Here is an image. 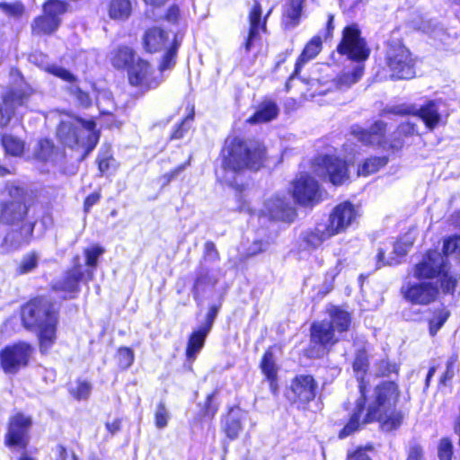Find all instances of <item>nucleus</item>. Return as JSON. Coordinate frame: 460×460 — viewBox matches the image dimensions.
Wrapping results in <instances>:
<instances>
[{
    "label": "nucleus",
    "instance_id": "18",
    "mask_svg": "<svg viewBox=\"0 0 460 460\" xmlns=\"http://www.w3.org/2000/svg\"><path fill=\"white\" fill-rule=\"evenodd\" d=\"M359 212L350 200H344L333 207L328 214L326 226L333 236L345 234L356 223Z\"/></svg>",
    "mask_w": 460,
    "mask_h": 460
},
{
    "label": "nucleus",
    "instance_id": "3",
    "mask_svg": "<svg viewBox=\"0 0 460 460\" xmlns=\"http://www.w3.org/2000/svg\"><path fill=\"white\" fill-rule=\"evenodd\" d=\"M220 167L225 175L234 180L246 172H258L269 161L268 147L257 138H246L238 135H228L218 154Z\"/></svg>",
    "mask_w": 460,
    "mask_h": 460
},
{
    "label": "nucleus",
    "instance_id": "36",
    "mask_svg": "<svg viewBox=\"0 0 460 460\" xmlns=\"http://www.w3.org/2000/svg\"><path fill=\"white\" fill-rule=\"evenodd\" d=\"M327 313L331 318V321L327 323L332 325L334 332L343 333L349 331L352 323V316L349 312L339 305H330Z\"/></svg>",
    "mask_w": 460,
    "mask_h": 460
},
{
    "label": "nucleus",
    "instance_id": "38",
    "mask_svg": "<svg viewBox=\"0 0 460 460\" xmlns=\"http://www.w3.org/2000/svg\"><path fill=\"white\" fill-rule=\"evenodd\" d=\"M108 15L114 21H126L132 13L130 0H110L107 4Z\"/></svg>",
    "mask_w": 460,
    "mask_h": 460
},
{
    "label": "nucleus",
    "instance_id": "57",
    "mask_svg": "<svg viewBox=\"0 0 460 460\" xmlns=\"http://www.w3.org/2000/svg\"><path fill=\"white\" fill-rule=\"evenodd\" d=\"M453 444L449 438H442L438 444L439 460H452Z\"/></svg>",
    "mask_w": 460,
    "mask_h": 460
},
{
    "label": "nucleus",
    "instance_id": "43",
    "mask_svg": "<svg viewBox=\"0 0 460 460\" xmlns=\"http://www.w3.org/2000/svg\"><path fill=\"white\" fill-rule=\"evenodd\" d=\"M262 15V8L260 0H256L253 2V4L249 11L248 13V22H249V29L256 31H263L265 32L267 30L266 27V18H261Z\"/></svg>",
    "mask_w": 460,
    "mask_h": 460
},
{
    "label": "nucleus",
    "instance_id": "54",
    "mask_svg": "<svg viewBox=\"0 0 460 460\" xmlns=\"http://www.w3.org/2000/svg\"><path fill=\"white\" fill-rule=\"evenodd\" d=\"M375 447L372 443H367L365 446H358L354 450L347 455L346 460H373L367 452H372Z\"/></svg>",
    "mask_w": 460,
    "mask_h": 460
},
{
    "label": "nucleus",
    "instance_id": "35",
    "mask_svg": "<svg viewBox=\"0 0 460 460\" xmlns=\"http://www.w3.org/2000/svg\"><path fill=\"white\" fill-rule=\"evenodd\" d=\"M0 146L4 154L12 157H22L27 149L26 142L12 133L0 134Z\"/></svg>",
    "mask_w": 460,
    "mask_h": 460
},
{
    "label": "nucleus",
    "instance_id": "33",
    "mask_svg": "<svg viewBox=\"0 0 460 460\" xmlns=\"http://www.w3.org/2000/svg\"><path fill=\"white\" fill-rule=\"evenodd\" d=\"M223 432L226 438L233 441L235 440L243 429L241 409L234 405L228 408L224 416Z\"/></svg>",
    "mask_w": 460,
    "mask_h": 460
},
{
    "label": "nucleus",
    "instance_id": "45",
    "mask_svg": "<svg viewBox=\"0 0 460 460\" xmlns=\"http://www.w3.org/2000/svg\"><path fill=\"white\" fill-rule=\"evenodd\" d=\"M104 252V248L99 244H93L84 248L83 251V254L85 259V270H91L93 271V274L94 275V270L98 266L99 257L102 256Z\"/></svg>",
    "mask_w": 460,
    "mask_h": 460
},
{
    "label": "nucleus",
    "instance_id": "16",
    "mask_svg": "<svg viewBox=\"0 0 460 460\" xmlns=\"http://www.w3.org/2000/svg\"><path fill=\"white\" fill-rule=\"evenodd\" d=\"M339 341L331 323H328L326 321L312 323L310 326L311 346L308 357L311 358H320L324 355H328Z\"/></svg>",
    "mask_w": 460,
    "mask_h": 460
},
{
    "label": "nucleus",
    "instance_id": "12",
    "mask_svg": "<svg viewBox=\"0 0 460 460\" xmlns=\"http://www.w3.org/2000/svg\"><path fill=\"white\" fill-rule=\"evenodd\" d=\"M319 384L312 374L294 376L286 389L285 396L289 404L299 411H307L318 394Z\"/></svg>",
    "mask_w": 460,
    "mask_h": 460
},
{
    "label": "nucleus",
    "instance_id": "48",
    "mask_svg": "<svg viewBox=\"0 0 460 460\" xmlns=\"http://www.w3.org/2000/svg\"><path fill=\"white\" fill-rule=\"evenodd\" d=\"M114 162L115 158L111 147L102 150L96 158L99 175L101 177L106 175Z\"/></svg>",
    "mask_w": 460,
    "mask_h": 460
},
{
    "label": "nucleus",
    "instance_id": "58",
    "mask_svg": "<svg viewBox=\"0 0 460 460\" xmlns=\"http://www.w3.org/2000/svg\"><path fill=\"white\" fill-rule=\"evenodd\" d=\"M49 71L51 75L65 82L73 84L77 81L76 76L65 67L54 66L50 67Z\"/></svg>",
    "mask_w": 460,
    "mask_h": 460
},
{
    "label": "nucleus",
    "instance_id": "4",
    "mask_svg": "<svg viewBox=\"0 0 460 460\" xmlns=\"http://www.w3.org/2000/svg\"><path fill=\"white\" fill-rule=\"evenodd\" d=\"M59 314V305L47 295L32 296L20 306L22 326L37 333L42 354L49 352L57 341Z\"/></svg>",
    "mask_w": 460,
    "mask_h": 460
},
{
    "label": "nucleus",
    "instance_id": "47",
    "mask_svg": "<svg viewBox=\"0 0 460 460\" xmlns=\"http://www.w3.org/2000/svg\"><path fill=\"white\" fill-rule=\"evenodd\" d=\"M66 92L75 99L80 107L88 109L93 105V100L90 93L87 91L83 90L80 86L72 84L67 87Z\"/></svg>",
    "mask_w": 460,
    "mask_h": 460
},
{
    "label": "nucleus",
    "instance_id": "21",
    "mask_svg": "<svg viewBox=\"0 0 460 460\" xmlns=\"http://www.w3.org/2000/svg\"><path fill=\"white\" fill-rule=\"evenodd\" d=\"M292 196L302 207H314L322 199L320 185L309 173H304L292 181Z\"/></svg>",
    "mask_w": 460,
    "mask_h": 460
},
{
    "label": "nucleus",
    "instance_id": "19",
    "mask_svg": "<svg viewBox=\"0 0 460 460\" xmlns=\"http://www.w3.org/2000/svg\"><path fill=\"white\" fill-rule=\"evenodd\" d=\"M31 91L22 88H10L0 98V128H7L20 107H26Z\"/></svg>",
    "mask_w": 460,
    "mask_h": 460
},
{
    "label": "nucleus",
    "instance_id": "60",
    "mask_svg": "<svg viewBox=\"0 0 460 460\" xmlns=\"http://www.w3.org/2000/svg\"><path fill=\"white\" fill-rule=\"evenodd\" d=\"M102 199V191L101 190H97L90 194H88L83 202V211L85 214H88L93 206L96 205Z\"/></svg>",
    "mask_w": 460,
    "mask_h": 460
},
{
    "label": "nucleus",
    "instance_id": "56",
    "mask_svg": "<svg viewBox=\"0 0 460 460\" xmlns=\"http://www.w3.org/2000/svg\"><path fill=\"white\" fill-rule=\"evenodd\" d=\"M252 245L254 246V248L243 254L242 257L240 258L241 261H245L250 258L255 257L266 252L268 242L262 239H256L252 242Z\"/></svg>",
    "mask_w": 460,
    "mask_h": 460
},
{
    "label": "nucleus",
    "instance_id": "31",
    "mask_svg": "<svg viewBox=\"0 0 460 460\" xmlns=\"http://www.w3.org/2000/svg\"><path fill=\"white\" fill-rule=\"evenodd\" d=\"M305 0H287L282 5L281 26L284 30L296 27L301 20Z\"/></svg>",
    "mask_w": 460,
    "mask_h": 460
},
{
    "label": "nucleus",
    "instance_id": "62",
    "mask_svg": "<svg viewBox=\"0 0 460 460\" xmlns=\"http://www.w3.org/2000/svg\"><path fill=\"white\" fill-rule=\"evenodd\" d=\"M406 460H425L424 451L420 445H411L407 451Z\"/></svg>",
    "mask_w": 460,
    "mask_h": 460
},
{
    "label": "nucleus",
    "instance_id": "39",
    "mask_svg": "<svg viewBox=\"0 0 460 460\" xmlns=\"http://www.w3.org/2000/svg\"><path fill=\"white\" fill-rule=\"evenodd\" d=\"M188 113L184 116L178 123L174 125L170 135L169 140H180L182 139L189 132L192 122L195 119V107L194 104H188Z\"/></svg>",
    "mask_w": 460,
    "mask_h": 460
},
{
    "label": "nucleus",
    "instance_id": "37",
    "mask_svg": "<svg viewBox=\"0 0 460 460\" xmlns=\"http://www.w3.org/2000/svg\"><path fill=\"white\" fill-rule=\"evenodd\" d=\"M389 155H371L358 163L357 175L358 177H368L378 172L389 163Z\"/></svg>",
    "mask_w": 460,
    "mask_h": 460
},
{
    "label": "nucleus",
    "instance_id": "41",
    "mask_svg": "<svg viewBox=\"0 0 460 460\" xmlns=\"http://www.w3.org/2000/svg\"><path fill=\"white\" fill-rule=\"evenodd\" d=\"M431 317L427 320L429 333L435 337L438 331L449 319L451 313L447 307L434 308L430 310Z\"/></svg>",
    "mask_w": 460,
    "mask_h": 460
},
{
    "label": "nucleus",
    "instance_id": "8",
    "mask_svg": "<svg viewBox=\"0 0 460 460\" xmlns=\"http://www.w3.org/2000/svg\"><path fill=\"white\" fill-rule=\"evenodd\" d=\"M141 44L144 52L149 55L164 51L157 66L161 73L176 65L181 42L175 38L170 41L169 32L164 28L155 25L146 28L143 32Z\"/></svg>",
    "mask_w": 460,
    "mask_h": 460
},
{
    "label": "nucleus",
    "instance_id": "1",
    "mask_svg": "<svg viewBox=\"0 0 460 460\" xmlns=\"http://www.w3.org/2000/svg\"><path fill=\"white\" fill-rule=\"evenodd\" d=\"M370 367L369 356L365 348L356 350L352 369L358 383L359 397L345 425L339 430L338 438L344 439L359 431L364 426L377 422L385 431H394L403 423L404 413L397 408L402 392L394 380H383L373 389L372 401L367 406V386L365 379Z\"/></svg>",
    "mask_w": 460,
    "mask_h": 460
},
{
    "label": "nucleus",
    "instance_id": "44",
    "mask_svg": "<svg viewBox=\"0 0 460 460\" xmlns=\"http://www.w3.org/2000/svg\"><path fill=\"white\" fill-rule=\"evenodd\" d=\"M216 393H210L205 398L204 403L197 414L196 420L199 422L212 420L218 411V406L214 402Z\"/></svg>",
    "mask_w": 460,
    "mask_h": 460
},
{
    "label": "nucleus",
    "instance_id": "52",
    "mask_svg": "<svg viewBox=\"0 0 460 460\" xmlns=\"http://www.w3.org/2000/svg\"><path fill=\"white\" fill-rule=\"evenodd\" d=\"M155 425L157 429H164L168 425L170 414L164 402H159L155 411Z\"/></svg>",
    "mask_w": 460,
    "mask_h": 460
},
{
    "label": "nucleus",
    "instance_id": "15",
    "mask_svg": "<svg viewBox=\"0 0 460 460\" xmlns=\"http://www.w3.org/2000/svg\"><path fill=\"white\" fill-rule=\"evenodd\" d=\"M416 282H407L401 287L402 297L410 305L427 306L435 303L440 294V284L432 279H417Z\"/></svg>",
    "mask_w": 460,
    "mask_h": 460
},
{
    "label": "nucleus",
    "instance_id": "27",
    "mask_svg": "<svg viewBox=\"0 0 460 460\" xmlns=\"http://www.w3.org/2000/svg\"><path fill=\"white\" fill-rule=\"evenodd\" d=\"M56 138L65 148L78 147L81 143L80 128L72 121L61 120L56 128Z\"/></svg>",
    "mask_w": 460,
    "mask_h": 460
},
{
    "label": "nucleus",
    "instance_id": "34",
    "mask_svg": "<svg viewBox=\"0 0 460 460\" xmlns=\"http://www.w3.org/2000/svg\"><path fill=\"white\" fill-rule=\"evenodd\" d=\"M71 118L74 121L79 124L85 130L89 131L90 134L87 136L86 144L84 146V152L82 156V159L85 158L98 145L101 132L99 129H96V122L94 119H85L77 115H72Z\"/></svg>",
    "mask_w": 460,
    "mask_h": 460
},
{
    "label": "nucleus",
    "instance_id": "14",
    "mask_svg": "<svg viewBox=\"0 0 460 460\" xmlns=\"http://www.w3.org/2000/svg\"><path fill=\"white\" fill-rule=\"evenodd\" d=\"M315 171L333 186H341L349 181V163L336 155L325 154L314 158Z\"/></svg>",
    "mask_w": 460,
    "mask_h": 460
},
{
    "label": "nucleus",
    "instance_id": "64",
    "mask_svg": "<svg viewBox=\"0 0 460 460\" xmlns=\"http://www.w3.org/2000/svg\"><path fill=\"white\" fill-rule=\"evenodd\" d=\"M260 40V31L248 30L247 37L243 42V48L246 52H250L253 47V41Z\"/></svg>",
    "mask_w": 460,
    "mask_h": 460
},
{
    "label": "nucleus",
    "instance_id": "11",
    "mask_svg": "<svg viewBox=\"0 0 460 460\" xmlns=\"http://www.w3.org/2000/svg\"><path fill=\"white\" fill-rule=\"evenodd\" d=\"M71 267L67 268L61 279L50 285V290L64 294V299H75L81 292V284H88L93 279L91 270H84L79 254H75L71 260Z\"/></svg>",
    "mask_w": 460,
    "mask_h": 460
},
{
    "label": "nucleus",
    "instance_id": "26",
    "mask_svg": "<svg viewBox=\"0 0 460 460\" xmlns=\"http://www.w3.org/2000/svg\"><path fill=\"white\" fill-rule=\"evenodd\" d=\"M279 108L271 98L264 97L256 106L255 111L246 119L245 123L258 125L270 122L278 118Z\"/></svg>",
    "mask_w": 460,
    "mask_h": 460
},
{
    "label": "nucleus",
    "instance_id": "51",
    "mask_svg": "<svg viewBox=\"0 0 460 460\" xmlns=\"http://www.w3.org/2000/svg\"><path fill=\"white\" fill-rule=\"evenodd\" d=\"M0 9L6 16L15 19L21 18L25 13L24 4L21 1L0 2Z\"/></svg>",
    "mask_w": 460,
    "mask_h": 460
},
{
    "label": "nucleus",
    "instance_id": "9",
    "mask_svg": "<svg viewBox=\"0 0 460 460\" xmlns=\"http://www.w3.org/2000/svg\"><path fill=\"white\" fill-rule=\"evenodd\" d=\"M384 64L392 80H410L416 75V58L402 40L385 43Z\"/></svg>",
    "mask_w": 460,
    "mask_h": 460
},
{
    "label": "nucleus",
    "instance_id": "28",
    "mask_svg": "<svg viewBox=\"0 0 460 460\" xmlns=\"http://www.w3.org/2000/svg\"><path fill=\"white\" fill-rule=\"evenodd\" d=\"M323 49V42L320 36H314L304 47L302 52L297 57L295 67L291 75L288 76V81H291L298 77L304 66L317 57Z\"/></svg>",
    "mask_w": 460,
    "mask_h": 460
},
{
    "label": "nucleus",
    "instance_id": "6",
    "mask_svg": "<svg viewBox=\"0 0 460 460\" xmlns=\"http://www.w3.org/2000/svg\"><path fill=\"white\" fill-rule=\"evenodd\" d=\"M353 135L367 146H376L394 155L410 146L409 140L418 135V128L413 122L403 121L387 136V123L376 120L367 128L355 130Z\"/></svg>",
    "mask_w": 460,
    "mask_h": 460
},
{
    "label": "nucleus",
    "instance_id": "29",
    "mask_svg": "<svg viewBox=\"0 0 460 460\" xmlns=\"http://www.w3.org/2000/svg\"><path fill=\"white\" fill-rule=\"evenodd\" d=\"M333 237L325 224L318 223L314 227L307 228L301 234V241L306 249L316 250L323 243Z\"/></svg>",
    "mask_w": 460,
    "mask_h": 460
},
{
    "label": "nucleus",
    "instance_id": "20",
    "mask_svg": "<svg viewBox=\"0 0 460 460\" xmlns=\"http://www.w3.org/2000/svg\"><path fill=\"white\" fill-rule=\"evenodd\" d=\"M128 84L142 92L155 89L161 84V79L155 75L152 64L142 57H137L136 62L127 70Z\"/></svg>",
    "mask_w": 460,
    "mask_h": 460
},
{
    "label": "nucleus",
    "instance_id": "55",
    "mask_svg": "<svg viewBox=\"0 0 460 460\" xmlns=\"http://www.w3.org/2000/svg\"><path fill=\"white\" fill-rule=\"evenodd\" d=\"M191 157L190 156L185 162L178 164L176 167L161 176L162 187L169 185L176 177L181 173L190 164Z\"/></svg>",
    "mask_w": 460,
    "mask_h": 460
},
{
    "label": "nucleus",
    "instance_id": "25",
    "mask_svg": "<svg viewBox=\"0 0 460 460\" xmlns=\"http://www.w3.org/2000/svg\"><path fill=\"white\" fill-rule=\"evenodd\" d=\"M210 332L199 326L193 330L188 336L185 347V363L183 369L186 372L193 373V364L198 358V354L202 350L205 346L207 337Z\"/></svg>",
    "mask_w": 460,
    "mask_h": 460
},
{
    "label": "nucleus",
    "instance_id": "30",
    "mask_svg": "<svg viewBox=\"0 0 460 460\" xmlns=\"http://www.w3.org/2000/svg\"><path fill=\"white\" fill-rule=\"evenodd\" d=\"M136 50L126 44H119L111 51V65L118 71H127L137 59Z\"/></svg>",
    "mask_w": 460,
    "mask_h": 460
},
{
    "label": "nucleus",
    "instance_id": "7",
    "mask_svg": "<svg viewBox=\"0 0 460 460\" xmlns=\"http://www.w3.org/2000/svg\"><path fill=\"white\" fill-rule=\"evenodd\" d=\"M336 51L340 56L356 64L350 71L341 75V81L346 84L359 81L365 73V63L370 58L371 48L357 23L352 22L342 29Z\"/></svg>",
    "mask_w": 460,
    "mask_h": 460
},
{
    "label": "nucleus",
    "instance_id": "23",
    "mask_svg": "<svg viewBox=\"0 0 460 460\" xmlns=\"http://www.w3.org/2000/svg\"><path fill=\"white\" fill-rule=\"evenodd\" d=\"M394 115L414 116L420 119L427 128L434 129L440 121V114L437 106V102L433 100L425 102L420 109L415 106L410 105L406 107H400L392 111Z\"/></svg>",
    "mask_w": 460,
    "mask_h": 460
},
{
    "label": "nucleus",
    "instance_id": "59",
    "mask_svg": "<svg viewBox=\"0 0 460 460\" xmlns=\"http://www.w3.org/2000/svg\"><path fill=\"white\" fill-rule=\"evenodd\" d=\"M219 309H220V305H211L208 309V312L205 315L204 322L200 325V327L210 332L213 327L214 322L217 318V315L219 312Z\"/></svg>",
    "mask_w": 460,
    "mask_h": 460
},
{
    "label": "nucleus",
    "instance_id": "10",
    "mask_svg": "<svg viewBox=\"0 0 460 460\" xmlns=\"http://www.w3.org/2000/svg\"><path fill=\"white\" fill-rule=\"evenodd\" d=\"M32 426V417L21 411L9 416L7 420L4 445L12 451L21 452L18 460H36L27 452Z\"/></svg>",
    "mask_w": 460,
    "mask_h": 460
},
{
    "label": "nucleus",
    "instance_id": "50",
    "mask_svg": "<svg viewBox=\"0 0 460 460\" xmlns=\"http://www.w3.org/2000/svg\"><path fill=\"white\" fill-rule=\"evenodd\" d=\"M116 358L118 362V366L121 369L129 368L135 360V354L131 348L129 347H119L116 352Z\"/></svg>",
    "mask_w": 460,
    "mask_h": 460
},
{
    "label": "nucleus",
    "instance_id": "17",
    "mask_svg": "<svg viewBox=\"0 0 460 460\" xmlns=\"http://www.w3.org/2000/svg\"><path fill=\"white\" fill-rule=\"evenodd\" d=\"M32 347L26 341H18L0 349V367L5 374H16L29 365Z\"/></svg>",
    "mask_w": 460,
    "mask_h": 460
},
{
    "label": "nucleus",
    "instance_id": "22",
    "mask_svg": "<svg viewBox=\"0 0 460 460\" xmlns=\"http://www.w3.org/2000/svg\"><path fill=\"white\" fill-rule=\"evenodd\" d=\"M262 214L269 220L290 224L296 217V211L284 195L275 194L264 202Z\"/></svg>",
    "mask_w": 460,
    "mask_h": 460
},
{
    "label": "nucleus",
    "instance_id": "40",
    "mask_svg": "<svg viewBox=\"0 0 460 460\" xmlns=\"http://www.w3.org/2000/svg\"><path fill=\"white\" fill-rule=\"evenodd\" d=\"M58 155V147L49 137H41L38 140L33 156L36 160L47 163L53 160Z\"/></svg>",
    "mask_w": 460,
    "mask_h": 460
},
{
    "label": "nucleus",
    "instance_id": "46",
    "mask_svg": "<svg viewBox=\"0 0 460 460\" xmlns=\"http://www.w3.org/2000/svg\"><path fill=\"white\" fill-rule=\"evenodd\" d=\"M38 254L36 252L31 251L24 254L16 267V273L18 275H24L31 272L38 267Z\"/></svg>",
    "mask_w": 460,
    "mask_h": 460
},
{
    "label": "nucleus",
    "instance_id": "2",
    "mask_svg": "<svg viewBox=\"0 0 460 460\" xmlns=\"http://www.w3.org/2000/svg\"><path fill=\"white\" fill-rule=\"evenodd\" d=\"M449 257L460 263V234L444 237L441 252L435 248L426 250L421 259L412 267L416 279H436L445 295H454L460 276L451 270Z\"/></svg>",
    "mask_w": 460,
    "mask_h": 460
},
{
    "label": "nucleus",
    "instance_id": "32",
    "mask_svg": "<svg viewBox=\"0 0 460 460\" xmlns=\"http://www.w3.org/2000/svg\"><path fill=\"white\" fill-rule=\"evenodd\" d=\"M218 283V279L211 274L208 270L199 271L193 280L191 293L194 301L199 305L202 303L203 295L207 288H214Z\"/></svg>",
    "mask_w": 460,
    "mask_h": 460
},
{
    "label": "nucleus",
    "instance_id": "5",
    "mask_svg": "<svg viewBox=\"0 0 460 460\" xmlns=\"http://www.w3.org/2000/svg\"><path fill=\"white\" fill-rule=\"evenodd\" d=\"M30 205L24 199L12 198L0 200V226L8 231L1 246L5 250H18L33 239L37 221L31 219Z\"/></svg>",
    "mask_w": 460,
    "mask_h": 460
},
{
    "label": "nucleus",
    "instance_id": "49",
    "mask_svg": "<svg viewBox=\"0 0 460 460\" xmlns=\"http://www.w3.org/2000/svg\"><path fill=\"white\" fill-rule=\"evenodd\" d=\"M376 376L381 378L389 377L392 374L398 375L400 367L394 362L386 358L379 359L376 364Z\"/></svg>",
    "mask_w": 460,
    "mask_h": 460
},
{
    "label": "nucleus",
    "instance_id": "61",
    "mask_svg": "<svg viewBox=\"0 0 460 460\" xmlns=\"http://www.w3.org/2000/svg\"><path fill=\"white\" fill-rule=\"evenodd\" d=\"M204 257L208 258L212 261L220 260L219 252L212 241H207L204 243Z\"/></svg>",
    "mask_w": 460,
    "mask_h": 460
},
{
    "label": "nucleus",
    "instance_id": "63",
    "mask_svg": "<svg viewBox=\"0 0 460 460\" xmlns=\"http://www.w3.org/2000/svg\"><path fill=\"white\" fill-rule=\"evenodd\" d=\"M181 11L177 4H172L164 13V19L168 22L176 24L180 19Z\"/></svg>",
    "mask_w": 460,
    "mask_h": 460
},
{
    "label": "nucleus",
    "instance_id": "53",
    "mask_svg": "<svg viewBox=\"0 0 460 460\" xmlns=\"http://www.w3.org/2000/svg\"><path fill=\"white\" fill-rule=\"evenodd\" d=\"M409 245L402 242L394 243L392 255L389 257V264L399 265L402 259L408 254Z\"/></svg>",
    "mask_w": 460,
    "mask_h": 460
},
{
    "label": "nucleus",
    "instance_id": "42",
    "mask_svg": "<svg viewBox=\"0 0 460 460\" xmlns=\"http://www.w3.org/2000/svg\"><path fill=\"white\" fill-rule=\"evenodd\" d=\"M93 385L86 379L77 378L74 386L67 387L68 394L77 402L87 401L92 394Z\"/></svg>",
    "mask_w": 460,
    "mask_h": 460
},
{
    "label": "nucleus",
    "instance_id": "13",
    "mask_svg": "<svg viewBox=\"0 0 460 460\" xmlns=\"http://www.w3.org/2000/svg\"><path fill=\"white\" fill-rule=\"evenodd\" d=\"M67 10L62 0H47L42 4V13L31 22V32L34 37H48L54 34L61 24L60 16Z\"/></svg>",
    "mask_w": 460,
    "mask_h": 460
},
{
    "label": "nucleus",
    "instance_id": "24",
    "mask_svg": "<svg viewBox=\"0 0 460 460\" xmlns=\"http://www.w3.org/2000/svg\"><path fill=\"white\" fill-rule=\"evenodd\" d=\"M259 368L263 376V380L268 384L270 392L273 396L279 394L280 385L279 376V366L276 362L272 347H269L263 352Z\"/></svg>",
    "mask_w": 460,
    "mask_h": 460
}]
</instances>
